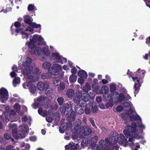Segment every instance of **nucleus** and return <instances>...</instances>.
I'll return each instance as SVG.
<instances>
[{
	"instance_id": "obj_49",
	"label": "nucleus",
	"mask_w": 150,
	"mask_h": 150,
	"mask_svg": "<svg viewBox=\"0 0 150 150\" xmlns=\"http://www.w3.org/2000/svg\"><path fill=\"white\" fill-rule=\"evenodd\" d=\"M79 104L81 105V107H86L87 105L86 102L83 101V102H82L81 100L80 101V103H79Z\"/></svg>"
},
{
	"instance_id": "obj_42",
	"label": "nucleus",
	"mask_w": 150,
	"mask_h": 150,
	"mask_svg": "<svg viewBox=\"0 0 150 150\" xmlns=\"http://www.w3.org/2000/svg\"><path fill=\"white\" fill-rule=\"evenodd\" d=\"M57 101L59 105H61L63 103L64 99L62 97H59L57 98Z\"/></svg>"
},
{
	"instance_id": "obj_13",
	"label": "nucleus",
	"mask_w": 150,
	"mask_h": 150,
	"mask_svg": "<svg viewBox=\"0 0 150 150\" xmlns=\"http://www.w3.org/2000/svg\"><path fill=\"white\" fill-rule=\"evenodd\" d=\"M123 104L125 110L127 111L129 114L131 115L133 113V111L132 109L131 105L129 102H125Z\"/></svg>"
},
{
	"instance_id": "obj_38",
	"label": "nucleus",
	"mask_w": 150,
	"mask_h": 150,
	"mask_svg": "<svg viewBox=\"0 0 150 150\" xmlns=\"http://www.w3.org/2000/svg\"><path fill=\"white\" fill-rule=\"evenodd\" d=\"M137 135H136V137H133L132 136H130L129 137H130L128 139V141L129 142H131V143H129V145L130 146H133L134 144V142H133L134 140V138H136Z\"/></svg>"
},
{
	"instance_id": "obj_57",
	"label": "nucleus",
	"mask_w": 150,
	"mask_h": 150,
	"mask_svg": "<svg viewBox=\"0 0 150 150\" xmlns=\"http://www.w3.org/2000/svg\"><path fill=\"white\" fill-rule=\"evenodd\" d=\"M12 69L13 71L15 72H17L18 71V68L16 66L14 65L12 67Z\"/></svg>"
},
{
	"instance_id": "obj_47",
	"label": "nucleus",
	"mask_w": 150,
	"mask_h": 150,
	"mask_svg": "<svg viewBox=\"0 0 150 150\" xmlns=\"http://www.w3.org/2000/svg\"><path fill=\"white\" fill-rule=\"evenodd\" d=\"M89 120L91 124L93 127H95L96 128H97V127L95 125L94 121L93 118H90Z\"/></svg>"
},
{
	"instance_id": "obj_26",
	"label": "nucleus",
	"mask_w": 150,
	"mask_h": 150,
	"mask_svg": "<svg viewBox=\"0 0 150 150\" xmlns=\"http://www.w3.org/2000/svg\"><path fill=\"white\" fill-rule=\"evenodd\" d=\"M57 86V89L59 91H63L65 88V84L64 82H60V84H58Z\"/></svg>"
},
{
	"instance_id": "obj_54",
	"label": "nucleus",
	"mask_w": 150,
	"mask_h": 150,
	"mask_svg": "<svg viewBox=\"0 0 150 150\" xmlns=\"http://www.w3.org/2000/svg\"><path fill=\"white\" fill-rule=\"evenodd\" d=\"M34 6L32 4H30L28 7V10L29 11H32L34 10Z\"/></svg>"
},
{
	"instance_id": "obj_9",
	"label": "nucleus",
	"mask_w": 150,
	"mask_h": 150,
	"mask_svg": "<svg viewBox=\"0 0 150 150\" xmlns=\"http://www.w3.org/2000/svg\"><path fill=\"white\" fill-rule=\"evenodd\" d=\"M52 57L54 58L56 61L57 63H60L63 64L66 63L67 62V59L66 58L62 57V56L59 55L58 53H53Z\"/></svg>"
},
{
	"instance_id": "obj_25",
	"label": "nucleus",
	"mask_w": 150,
	"mask_h": 150,
	"mask_svg": "<svg viewBox=\"0 0 150 150\" xmlns=\"http://www.w3.org/2000/svg\"><path fill=\"white\" fill-rule=\"evenodd\" d=\"M91 89V87L89 84L88 83H86L85 86L83 87V90L84 92L88 93Z\"/></svg>"
},
{
	"instance_id": "obj_63",
	"label": "nucleus",
	"mask_w": 150,
	"mask_h": 150,
	"mask_svg": "<svg viewBox=\"0 0 150 150\" xmlns=\"http://www.w3.org/2000/svg\"><path fill=\"white\" fill-rule=\"evenodd\" d=\"M28 120V118L26 116H24L22 117L21 120L22 121L24 122H25Z\"/></svg>"
},
{
	"instance_id": "obj_33",
	"label": "nucleus",
	"mask_w": 150,
	"mask_h": 150,
	"mask_svg": "<svg viewBox=\"0 0 150 150\" xmlns=\"http://www.w3.org/2000/svg\"><path fill=\"white\" fill-rule=\"evenodd\" d=\"M51 64L49 62H44L42 65L43 67L45 69H50L51 67Z\"/></svg>"
},
{
	"instance_id": "obj_60",
	"label": "nucleus",
	"mask_w": 150,
	"mask_h": 150,
	"mask_svg": "<svg viewBox=\"0 0 150 150\" xmlns=\"http://www.w3.org/2000/svg\"><path fill=\"white\" fill-rule=\"evenodd\" d=\"M80 99L77 98V97H75L74 98L73 100L74 101L77 103H80Z\"/></svg>"
},
{
	"instance_id": "obj_55",
	"label": "nucleus",
	"mask_w": 150,
	"mask_h": 150,
	"mask_svg": "<svg viewBox=\"0 0 150 150\" xmlns=\"http://www.w3.org/2000/svg\"><path fill=\"white\" fill-rule=\"evenodd\" d=\"M14 25L16 28H19L21 26V24L19 22L16 21L14 23Z\"/></svg>"
},
{
	"instance_id": "obj_52",
	"label": "nucleus",
	"mask_w": 150,
	"mask_h": 150,
	"mask_svg": "<svg viewBox=\"0 0 150 150\" xmlns=\"http://www.w3.org/2000/svg\"><path fill=\"white\" fill-rule=\"evenodd\" d=\"M77 71V69L76 68L74 67L71 69V72L72 74L75 75L76 74Z\"/></svg>"
},
{
	"instance_id": "obj_24",
	"label": "nucleus",
	"mask_w": 150,
	"mask_h": 150,
	"mask_svg": "<svg viewBox=\"0 0 150 150\" xmlns=\"http://www.w3.org/2000/svg\"><path fill=\"white\" fill-rule=\"evenodd\" d=\"M45 90V93L46 96H48L50 97H52L53 95V90L52 88H49Z\"/></svg>"
},
{
	"instance_id": "obj_48",
	"label": "nucleus",
	"mask_w": 150,
	"mask_h": 150,
	"mask_svg": "<svg viewBox=\"0 0 150 150\" xmlns=\"http://www.w3.org/2000/svg\"><path fill=\"white\" fill-rule=\"evenodd\" d=\"M98 110V108L96 105L92 107L91 108V111L93 113H96Z\"/></svg>"
},
{
	"instance_id": "obj_34",
	"label": "nucleus",
	"mask_w": 150,
	"mask_h": 150,
	"mask_svg": "<svg viewBox=\"0 0 150 150\" xmlns=\"http://www.w3.org/2000/svg\"><path fill=\"white\" fill-rule=\"evenodd\" d=\"M22 30L23 28H16L15 30V32L17 33H18L21 32L22 34H23V32L22 31ZM24 34L25 35V38H26V39H27L28 38V34L25 33H24Z\"/></svg>"
},
{
	"instance_id": "obj_19",
	"label": "nucleus",
	"mask_w": 150,
	"mask_h": 150,
	"mask_svg": "<svg viewBox=\"0 0 150 150\" xmlns=\"http://www.w3.org/2000/svg\"><path fill=\"white\" fill-rule=\"evenodd\" d=\"M23 18V21L25 23L29 24L30 26V25L32 23L33 20H31L32 18L28 15L24 16Z\"/></svg>"
},
{
	"instance_id": "obj_11",
	"label": "nucleus",
	"mask_w": 150,
	"mask_h": 150,
	"mask_svg": "<svg viewBox=\"0 0 150 150\" xmlns=\"http://www.w3.org/2000/svg\"><path fill=\"white\" fill-rule=\"evenodd\" d=\"M114 98H115V97L114 95H109L107 96V98H106L105 99L108 101L105 104V105L107 108H109L110 107H112L113 106Z\"/></svg>"
},
{
	"instance_id": "obj_17",
	"label": "nucleus",
	"mask_w": 150,
	"mask_h": 150,
	"mask_svg": "<svg viewBox=\"0 0 150 150\" xmlns=\"http://www.w3.org/2000/svg\"><path fill=\"white\" fill-rule=\"evenodd\" d=\"M76 115L74 111L71 112L70 115L67 117V120L69 122H72L74 121Z\"/></svg>"
},
{
	"instance_id": "obj_44",
	"label": "nucleus",
	"mask_w": 150,
	"mask_h": 150,
	"mask_svg": "<svg viewBox=\"0 0 150 150\" xmlns=\"http://www.w3.org/2000/svg\"><path fill=\"white\" fill-rule=\"evenodd\" d=\"M82 94L81 91H78L76 92V96L75 97L77 98L80 99L82 98Z\"/></svg>"
},
{
	"instance_id": "obj_64",
	"label": "nucleus",
	"mask_w": 150,
	"mask_h": 150,
	"mask_svg": "<svg viewBox=\"0 0 150 150\" xmlns=\"http://www.w3.org/2000/svg\"><path fill=\"white\" fill-rule=\"evenodd\" d=\"M43 112V109L42 108H40L38 110V113L41 116L42 115Z\"/></svg>"
},
{
	"instance_id": "obj_39",
	"label": "nucleus",
	"mask_w": 150,
	"mask_h": 150,
	"mask_svg": "<svg viewBox=\"0 0 150 150\" xmlns=\"http://www.w3.org/2000/svg\"><path fill=\"white\" fill-rule=\"evenodd\" d=\"M20 81V79L19 77H15L13 81V84L14 86L16 87V84L18 83Z\"/></svg>"
},
{
	"instance_id": "obj_7",
	"label": "nucleus",
	"mask_w": 150,
	"mask_h": 150,
	"mask_svg": "<svg viewBox=\"0 0 150 150\" xmlns=\"http://www.w3.org/2000/svg\"><path fill=\"white\" fill-rule=\"evenodd\" d=\"M8 96V92L6 89L4 88L0 89V100L2 103H5L7 100Z\"/></svg>"
},
{
	"instance_id": "obj_23",
	"label": "nucleus",
	"mask_w": 150,
	"mask_h": 150,
	"mask_svg": "<svg viewBox=\"0 0 150 150\" xmlns=\"http://www.w3.org/2000/svg\"><path fill=\"white\" fill-rule=\"evenodd\" d=\"M116 142H119L121 143H123L125 141L127 140L126 138L123 135L120 134V136H119L118 138H117Z\"/></svg>"
},
{
	"instance_id": "obj_8",
	"label": "nucleus",
	"mask_w": 150,
	"mask_h": 150,
	"mask_svg": "<svg viewBox=\"0 0 150 150\" xmlns=\"http://www.w3.org/2000/svg\"><path fill=\"white\" fill-rule=\"evenodd\" d=\"M116 96L117 95L116 98H115V100L119 102H121L123 100H129L131 97L129 95H127L125 96L124 94L122 93H120L119 94L117 92H115Z\"/></svg>"
},
{
	"instance_id": "obj_20",
	"label": "nucleus",
	"mask_w": 150,
	"mask_h": 150,
	"mask_svg": "<svg viewBox=\"0 0 150 150\" xmlns=\"http://www.w3.org/2000/svg\"><path fill=\"white\" fill-rule=\"evenodd\" d=\"M129 118L131 121L138 120L141 122L142 120L140 116L138 115L132 114L129 116Z\"/></svg>"
},
{
	"instance_id": "obj_6",
	"label": "nucleus",
	"mask_w": 150,
	"mask_h": 150,
	"mask_svg": "<svg viewBox=\"0 0 150 150\" xmlns=\"http://www.w3.org/2000/svg\"><path fill=\"white\" fill-rule=\"evenodd\" d=\"M33 70V67L32 66H29L25 68L23 70L24 74L26 76L30 82H34L36 80L35 77L31 74Z\"/></svg>"
},
{
	"instance_id": "obj_21",
	"label": "nucleus",
	"mask_w": 150,
	"mask_h": 150,
	"mask_svg": "<svg viewBox=\"0 0 150 150\" xmlns=\"http://www.w3.org/2000/svg\"><path fill=\"white\" fill-rule=\"evenodd\" d=\"M78 74L79 76L81 78L86 79L87 77L86 72L85 71L82 69L79 71Z\"/></svg>"
},
{
	"instance_id": "obj_10",
	"label": "nucleus",
	"mask_w": 150,
	"mask_h": 150,
	"mask_svg": "<svg viewBox=\"0 0 150 150\" xmlns=\"http://www.w3.org/2000/svg\"><path fill=\"white\" fill-rule=\"evenodd\" d=\"M61 69V67L60 65L55 64L52 66L51 69H49L48 71L51 75H55L57 73L60 71Z\"/></svg>"
},
{
	"instance_id": "obj_36",
	"label": "nucleus",
	"mask_w": 150,
	"mask_h": 150,
	"mask_svg": "<svg viewBox=\"0 0 150 150\" xmlns=\"http://www.w3.org/2000/svg\"><path fill=\"white\" fill-rule=\"evenodd\" d=\"M43 53L45 55L49 56L50 55V53L48 50L45 47H43L42 49Z\"/></svg>"
},
{
	"instance_id": "obj_2",
	"label": "nucleus",
	"mask_w": 150,
	"mask_h": 150,
	"mask_svg": "<svg viewBox=\"0 0 150 150\" xmlns=\"http://www.w3.org/2000/svg\"><path fill=\"white\" fill-rule=\"evenodd\" d=\"M10 130H12V134L14 138L17 139L23 138L25 136V134L28 130V127L26 126H20L18 127L19 130L17 131V126L15 123H10L8 125Z\"/></svg>"
},
{
	"instance_id": "obj_15",
	"label": "nucleus",
	"mask_w": 150,
	"mask_h": 150,
	"mask_svg": "<svg viewBox=\"0 0 150 150\" xmlns=\"http://www.w3.org/2000/svg\"><path fill=\"white\" fill-rule=\"evenodd\" d=\"M108 89L107 87L105 86H102L101 88V92L103 94V96L104 99L107 98V96L109 95H110L108 93ZM111 95H113L111 94Z\"/></svg>"
},
{
	"instance_id": "obj_46",
	"label": "nucleus",
	"mask_w": 150,
	"mask_h": 150,
	"mask_svg": "<svg viewBox=\"0 0 150 150\" xmlns=\"http://www.w3.org/2000/svg\"><path fill=\"white\" fill-rule=\"evenodd\" d=\"M128 113H123L122 114L121 116L122 119L124 120H127L129 116V114Z\"/></svg>"
},
{
	"instance_id": "obj_5",
	"label": "nucleus",
	"mask_w": 150,
	"mask_h": 150,
	"mask_svg": "<svg viewBox=\"0 0 150 150\" xmlns=\"http://www.w3.org/2000/svg\"><path fill=\"white\" fill-rule=\"evenodd\" d=\"M86 146V144L84 143L81 142L80 146L79 143L76 144L72 142L69 143L68 145H66L65 148V150H77L84 149Z\"/></svg>"
},
{
	"instance_id": "obj_16",
	"label": "nucleus",
	"mask_w": 150,
	"mask_h": 150,
	"mask_svg": "<svg viewBox=\"0 0 150 150\" xmlns=\"http://www.w3.org/2000/svg\"><path fill=\"white\" fill-rule=\"evenodd\" d=\"M64 105L65 106L66 115H67L70 112H71L74 111L72 110V106L71 104H68L67 103L64 104Z\"/></svg>"
},
{
	"instance_id": "obj_3",
	"label": "nucleus",
	"mask_w": 150,
	"mask_h": 150,
	"mask_svg": "<svg viewBox=\"0 0 150 150\" xmlns=\"http://www.w3.org/2000/svg\"><path fill=\"white\" fill-rule=\"evenodd\" d=\"M140 69H139L136 72L135 76L134 77H132V79L134 81H135V84L134 86V93L137 94L140 89V87L141 86V83H140V81L139 79H142L144 77V73H141L139 72Z\"/></svg>"
},
{
	"instance_id": "obj_37",
	"label": "nucleus",
	"mask_w": 150,
	"mask_h": 150,
	"mask_svg": "<svg viewBox=\"0 0 150 150\" xmlns=\"http://www.w3.org/2000/svg\"><path fill=\"white\" fill-rule=\"evenodd\" d=\"M51 75L49 72V73L43 74L41 75V77L42 79H45L49 78Z\"/></svg>"
},
{
	"instance_id": "obj_31",
	"label": "nucleus",
	"mask_w": 150,
	"mask_h": 150,
	"mask_svg": "<svg viewBox=\"0 0 150 150\" xmlns=\"http://www.w3.org/2000/svg\"><path fill=\"white\" fill-rule=\"evenodd\" d=\"M90 98V97L89 95L87 94H85L84 93L83 94V95L82 98V100L83 101H84L86 102L89 101Z\"/></svg>"
},
{
	"instance_id": "obj_35",
	"label": "nucleus",
	"mask_w": 150,
	"mask_h": 150,
	"mask_svg": "<svg viewBox=\"0 0 150 150\" xmlns=\"http://www.w3.org/2000/svg\"><path fill=\"white\" fill-rule=\"evenodd\" d=\"M61 80L58 77H55L53 78V82L54 85L55 86H57L58 85L59 83V81H60Z\"/></svg>"
},
{
	"instance_id": "obj_18",
	"label": "nucleus",
	"mask_w": 150,
	"mask_h": 150,
	"mask_svg": "<svg viewBox=\"0 0 150 150\" xmlns=\"http://www.w3.org/2000/svg\"><path fill=\"white\" fill-rule=\"evenodd\" d=\"M32 62V59L29 58H28L25 59L23 61V65L24 67H29V66H32L31 63Z\"/></svg>"
},
{
	"instance_id": "obj_27",
	"label": "nucleus",
	"mask_w": 150,
	"mask_h": 150,
	"mask_svg": "<svg viewBox=\"0 0 150 150\" xmlns=\"http://www.w3.org/2000/svg\"><path fill=\"white\" fill-rule=\"evenodd\" d=\"M77 80V76L75 75L72 74L69 77V80L70 83L75 82Z\"/></svg>"
},
{
	"instance_id": "obj_61",
	"label": "nucleus",
	"mask_w": 150,
	"mask_h": 150,
	"mask_svg": "<svg viewBox=\"0 0 150 150\" xmlns=\"http://www.w3.org/2000/svg\"><path fill=\"white\" fill-rule=\"evenodd\" d=\"M123 110V108L120 105L118 106L116 110L118 112H120Z\"/></svg>"
},
{
	"instance_id": "obj_29",
	"label": "nucleus",
	"mask_w": 150,
	"mask_h": 150,
	"mask_svg": "<svg viewBox=\"0 0 150 150\" xmlns=\"http://www.w3.org/2000/svg\"><path fill=\"white\" fill-rule=\"evenodd\" d=\"M99 146L101 147L102 150H108V149L110 147L106 144V142L104 141L102 144H99Z\"/></svg>"
},
{
	"instance_id": "obj_40",
	"label": "nucleus",
	"mask_w": 150,
	"mask_h": 150,
	"mask_svg": "<svg viewBox=\"0 0 150 150\" xmlns=\"http://www.w3.org/2000/svg\"><path fill=\"white\" fill-rule=\"evenodd\" d=\"M30 26L31 27L33 28H40L41 29V25L40 24H37L35 23L32 22L31 24L30 25Z\"/></svg>"
},
{
	"instance_id": "obj_14",
	"label": "nucleus",
	"mask_w": 150,
	"mask_h": 150,
	"mask_svg": "<svg viewBox=\"0 0 150 150\" xmlns=\"http://www.w3.org/2000/svg\"><path fill=\"white\" fill-rule=\"evenodd\" d=\"M92 129L89 127L86 126L83 128L82 133L84 136H87L90 134L92 132Z\"/></svg>"
},
{
	"instance_id": "obj_4",
	"label": "nucleus",
	"mask_w": 150,
	"mask_h": 150,
	"mask_svg": "<svg viewBox=\"0 0 150 150\" xmlns=\"http://www.w3.org/2000/svg\"><path fill=\"white\" fill-rule=\"evenodd\" d=\"M133 126V127H132L130 125H127L123 131V133L127 138L130 136L136 137L135 135H137V134L136 133V124L135 123Z\"/></svg>"
},
{
	"instance_id": "obj_30",
	"label": "nucleus",
	"mask_w": 150,
	"mask_h": 150,
	"mask_svg": "<svg viewBox=\"0 0 150 150\" xmlns=\"http://www.w3.org/2000/svg\"><path fill=\"white\" fill-rule=\"evenodd\" d=\"M111 134L112 137V140H113V141L117 143V142H116V141L117 140L116 138H118V134L115 132H112Z\"/></svg>"
},
{
	"instance_id": "obj_43",
	"label": "nucleus",
	"mask_w": 150,
	"mask_h": 150,
	"mask_svg": "<svg viewBox=\"0 0 150 150\" xmlns=\"http://www.w3.org/2000/svg\"><path fill=\"white\" fill-rule=\"evenodd\" d=\"M110 91L112 93L114 92L116 89V87L114 84H110Z\"/></svg>"
},
{
	"instance_id": "obj_59",
	"label": "nucleus",
	"mask_w": 150,
	"mask_h": 150,
	"mask_svg": "<svg viewBox=\"0 0 150 150\" xmlns=\"http://www.w3.org/2000/svg\"><path fill=\"white\" fill-rule=\"evenodd\" d=\"M4 137L5 139L6 140H8L11 139L10 136L8 134H5L4 135Z\"/></svg>"
},
{
	"instance_id": "obj_53",
	"label": "nucleus",
	"mask_w": 150,
	"mask_h": 150,
	"mask_svg": "<svg viewBox=\"0 0 150 150\" xmlns=\"http://www.w3.org/2000/svg\"><path fill=\"white\" fill-rule=\"evenodd\" d=\"M78 114L82 115L84 112V110L81 107L79 109V110L77 111L76 112Z\"/></svg>"
},
{
	"instance_id": "obj_56",
	"label": "nucleus",
	"mask_w": 150,
	"mask_h": 150,
	"mask_svg": "<svg viewBox=\"0 0 150 150\" xmlns=\"http://www.w3.org/2000/svg\"><path fill=\"white\" fill-rule=\"evenodd\" d=\"M81 108V105L79 104H78L75 106V110L76 112H77L79 109Z\"/></svg>"
},
{
	"instance_id": "obj_22",
	"label": "nucleus",
	"mask_w": 150,
	"mask_h": 150,
	"mask_svg": "<svg viewBox=\"0 0 150 150\" xmlns=\"http://www.w3.org/2000/svg\"><path fill=\"white\" fill-rule=\"evenodd\" d=\"M75 94L74 91L72 89H69L68 90L66 93L67 96L69 98H72Z\"/></svg>"
},
{
	"instance_id": "obj_51",
	"label": "nucleus",
	"mask_w": 150,
	"mask_h": 150,
	"mask_svg": "<svg viewBox=\"0 0 150 150\" xmlns=\"http://www.w3.org/2000/svg\"><path fill=\"white\" fill-rule=\"evenodd\" d=\"M84 79L81 77L78 79V82L81 84H83L84 83Z\"/></svg>"
},
{
	"instance_id": "obj_1",
	"label": "nucleus",
	"mask_w": 150,
	"mask_h": 150,
	"mask_svg": "<svg viewBox=\"0 0 150 150\" xmlns=\"http://www.w3.org/2000/svg\"><path fill=\"white\" fill-rule=\"evenodd\" d=\"M31 37L30 38V41L26 42V45H28L30 48L29 52L32 54H39L41 50L40 47L35 46V43L38 41V44L40 45H45V42H43L44 40L42 37L38 35H34L32 38Z\"/></svg>"
},
{
	"instance_id": "obj_32",
	"label": "nucleus",
	"mask_w": 150,
	"mask_h": 150,
	"mask_svg": "<svg viewBox=\"0 0 150 150\" xmlns=\"http://www.w3.org/2000/svg\"><path fill=\"white\" fill-rule=\"evenodd\" d=\"M29 90L31 93L34 94L36 92V87L35 85H31L29 88Z\"/></svg>"
},
{
	"instance_id": "obj_41",
	"label": "nucleus",
	"mask_w": 150,
	"mask_h": 150,
	"mask_svg": "<svg viewBox=\"0 0 150 150\" xmlns=\"http://www.w3.org/2000/svg\"><path fill=\"white\" fill-rule=\"evenodd\" d=\"M26 82L24 83L23 84V86L24 88L28 89L29 88L31 85L30 82Z\"/></svg>"
},
{
	"instance_id": "obj_50",
	"label": "nucleus",
	"mask_w": 150,
	"mask_h": 150,
	"mask_svg": "<svg viewBox=\"0 0 150 150\" xmlns=\"http://www.w3.org/2000/svg\"><path fill=\"white\" fill-rule=\"evenodd\" d=\"M85 113L86 115H88L90 113L91 110L90 108L86 107L85 109Z\"/></svg>"
},
{
	"instance_id": "obj_45",
	"label": "nucleus",
	"mask_w": 150,
	"mask_h": 150,
	"mask_svg": "<svg viewBox=\"0 0 150 150\" xmlns=\"http://www.w3.org/2000/svg\"><path fill=\"white\" fill-rule=\"evenodd\" d=\"M60 110L62 114H66L64 104L63 106L61 107Z\"/></svg>"
},
{
	"instance_id": "obj_12",
	"label": "nucleus",
	"mask_w": 150,
	"mask_h": 150,
	"mask_svg": "<svg viewBox=\"0 0 150 150\" xmlns=\"http://www.w3.org/2000/svg\"><path fill=\"white\" fill-rule=\"evenodd\" d=\"M49 87V82H45L44 83L42 82H39L37 85L38 89L40 91L47 90Z\"/></svg>"
},
{
	"instance_id": "obj_58",
	"label": "nucleus",
	"mask_w": 150,
	"mask_h": 150,
	"mask_svg": "<svg viewBox=\"0 0 150 150\" xmlns=\"http://www.w3.org/2000/svg\"><path fill=\"white\" fill-rule=\"evenodd\" d=\"M138 127L140 129L142 130V132H143L142 129H145V126L144 125L141 124L138 126Z\"/></svg>"
},
{
	"instance_id": "obj_62",
	"label": "nucleus",
	"mask_w": 150,
	"mask_h": 150,
	"mask_svg": "<svg viewBox=\"0 0 150 150\" xmlns=\"http://www.w3.org/2000/svg\"><path fill=\"white\" fill-rule=\"evenodd\" d=\"M29 139L30 140L32 141H36L37 139L36 137L35 136L30 137H29Z\"/></svg>"
},
{
	"instance_id": "obj_28",
	"label": "nucleus",
	"mask_w": 150,
	"mask_h": 150,
	"mask_svg": "<svg viewBox=\"0 0 150 150\" xmlns=\"http://www.w3.org/2000/svg\"><path fill=\"white\" fill-rule=\"evenodd\" d=\"M74 130L75 132H77L81 128V123H79L77 122H74Z\"/></svg>"
}]
</instances>
